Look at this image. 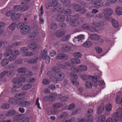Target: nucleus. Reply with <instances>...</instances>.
Returning a JSON list of instances; mask_svg holds the SVG:
<instances>
[{"instance_id":"obj_47","label":"nucleus","mask_w":122,"mask_h":122,"mask_svg":"<svg viewBox=\"0 0 122 122\" xmlns=\"http://www.w3.org/2000/svg\"><path fill=\"white\" fill-rule=\"evenodd\" d=\"M73 8L76 11H80L81 9V7L80 5L77 4L74 5Z\"/></svg>"},{"instance_id":"obj_15","label":"nucleus","mask_w":122,"mask_h":122,"mask_svg":"<svg viewBox=\"0 0 122 122\" xmlns=\"http://www.w3.org/2000/svg\"><path fill=\"white\" fill-rule=\"evenodd\" d=\"M8 48H5V52L4 54V56L5 57H7L10 55L12 54L13 50Z\"/></svg>"},{"instance_id":"obj_40","label":"nucleus","mask_w":122,"mask_h":122,"mask_svg":"<svg viewBox=\"0 0 122 122\" xmlns=\"http://www.w3.org/2000/svg\"><path fill=\"white\" fill-rule=\"evenodd\" d=\"M30 104V102L29 101H23L21 106L24 107H26L29 106Z\"/></svg>"},{"instance_id":"obj_45","label":"nucleus","mask_w":122,"mask_h":122,"mask_svg":"<svg viewBox=\"0 0 122 122\" xmlns=\"http://www.w3.org/2000/svg\"><path fill=\"white\" fill-rule=\"evenodd\" d=\"M46 53L47 50L46 49H45L43 50V52L41 53V55L40 56V57L43 59V58H45V57H46V56H48L46 55Z\"/></svg>"},{"instance_id":"obj_8","label":"nucleus","mask_w":122,"mask_h":122,"mask_svg":"<svg viewBox=\"0 0 122 122\" xmlns=\"http://www.w3.org/2000/svg\"><path fill=\"white\" fill-rule=\"evenodd\" d=\"M79 69L74 67H72L71 70L72 71H76L78 72H81L82 71H85L87 70V66L85 65H80L78 66Z\"/></svg>"},{"instance_id":"obj_63","label":"nucleus","mask_w":122,"mask_h":122,"mask_svg":"<svg viewBox=\"0 0 122 122\" xmlns=\"http://www.w3.org/2000/svg\"><path fill=\"white\" fill-rule=\"evenodd\" d=\"M21 11L22 12H24L27 10L29 8V6L27 5H25L23 7L21 6Z\"/></svg>"},{"instance_id":"obj_58","label":"nucleus","mask_w":122,"mask_h":122,"mask_svg":"<svg viewBox=\"0 0 122 122\" xmlns=\"http://www.w3.org/2000/svg\"><path fill=\"white\" fill-rule=\"evenodd\" d=\"M17 58V57L12 55L9 57L8 59L10 61L13 62Z\"/></svg>"},{"instance_id":"obj_48","label":"nucleus","mask_w":122,"mask_h":122,"mask_svg":"<svg viewBox=\"0 0 122 122\" xmlns=\"http://www.w3.org/2000/svg\"><path fill=\"white\" fill-rule=\"evenodd\" d=\"M60 1L65 6L68 5L70 3L69 0H60Z\"/></svg>"},{"instance_id":"obj_14","label":"nucleus","mask_w":122,"mask_h":122,"mask_svg":"<svg viewBox=\"0 0 122 122\" xmlns=\"http://www.w3.org/2000/svg\"><path fill=\"white\" fill-rule=\"evenodd\" d=\"M91 3L92 5H95L97 7H100L102 5L101 2L102 0H91Z\"/></svg>"},{"instance_id":"obj_42","label":"nucleus","mask_w":122,"mask_h":122,"mask_svg":"<svg viewBox=\"0 0 122 122\" xmlns=\"http://www.w3.org/2000/svg\"><path fill=\"white\" fill-rule=\"evenodd\" d=\"M58 97L60 99L61 101L62 102H64L66 101L68 98L67 96H62L61 95H58Z\"/></svg>"},{"instance_id":"obj_61","label":"nucleus","mask_w":122,"mask_h":122,"mask_svg":"<svg viewBox=\"0 0 122 122\" xmlns=\"http://www.w3.org/2000/svg\"><path fill=\"white\" fill-rule=\"evenodd\" d=\"M50 80L47 78H45L43 79L42 81L43 83L45 85H47L49 83Z\"/></svg>"},{"instance_id":"obj_60","label":"nucleus","mask_w":122,"mask_h":122,"mask_svg":"<svg viewBox=\"0 0 122 122\" xmlns=\"http://www.w3.org/2000/svg\"><path fill=\"white\" fill-rule=\"evenodd\" d=\"M20 54L19 51L16 50H14L13 51V53L12 54L14 56L17 57V56H19Z\"/></svg>"},{"instance_id":"obj_18","label":"nucleus","mask_w":122,"mask_h":122,"mask_svg":"<svg viewBox=\"0 0 122 122\" xmlns=\"http://www.w3.org/2000/svg\"><path fill=\"white\" fill-rule=\"evenodd\" d=\"M65 34V31L60 30L57 31L55 33V36L58 37H60L63 36Z\"/></svg>"},{"instance_id":"obj_21","label":"nucleus","mask_w":122,"mask_h":122,"mask_svg":"<svg viewBox=\"0 0 122 122\" xmlns=\"http://www.w3.org/2000/svg\"><path fill=\"white\" fill-rule=\"evenodd\" d=\"M89 77L90 78V80L92 79L93 81L94 82V83H93V86H97V83L98 81L97 78L95 77H92L90 76Z\"/></svg>"},{"instance_id":"obj_29","label":"nucleus","mask_w":122,"mask_h":122,"mask_svg":"<svg viewBox=\"0 0 122 122\" xmlns=\"http://www.w3.org/2000/svg\"><path fill=\"white\" fill-rule=\"evenodd\" d=\"M28 47L30 49H34L37 48V46L35 43H31L28 45Z\"/></svg>"},{"instance_id":"obj_25","label":"nucleus","mask_w":122,"mask_h":122,"mask_svg":"<svg viewBox=\"0 0 122 122\" xmlns=\"http://www.w3.org/2000/svg\"><path fill=\"white\" fill-rule=\"evenodd\" d=\"M71 49V47L69 45L64 46L61 48L62 51L66 52H68Z\"/></svg>"},{"instance_id":"obj_23","label":"nucleus","mask_w":122,"mask_h":122,"mask_svg":"<svg viewBox=\"0 0 122 122\" xmlns=\"http://www.w3.org/2000/svg\"><path fill=\"white\" fill-rule=\"evenodd\" d=\"M118 122L117 118L115 117L112 116V118L109 117L105 121V122Z\"/></svg>"},{"instance_id":"obj_50","label":"nucleus","mask_w":122,"mask_h":122,"mask_svg":"<svg viewBox=\"0 0 122 122\" xmlns=\"http://www.w3.org/2000/svg\"><path fill=\"white\" fill-rule=\"evenodd\" d=\"M16 23H13L10 24L9 26V28L11 30H14L16 27Z\"/></svg>"},{"instance_id":"obj_38","label":"nucleus","mask_w":122,"mask_h":122,"mask_svg":"<svg viewBox=\"0 0 122 122\" xmlns=\"http://www.w3.org/2000/svg\"><path fill=\"white\" fill-rule=\"evenodd\" d=\"M116 12L118 15H122V9L121 7H118L116 8Z\"/></svg>"},{"instance_id":"obj_49","label":"nucleus","mask_w":122,"mask_h":122,"mask_svg":"<svg viewBox=\"0 0 122 122\" xmlns=\"http://www.w3.org/2000/svg\"><path fill=\"white\" fill-rule=\"evenodd\" d=\"M84 35H81L77 36V37H75V39L76 40H77L78 41H81L82 42V40L84 39Z\"/></svg>"},{"instance_id":"obj_2","label":"nucleus","mask_w":122,"mask_h":122,"mask_svg":"<svg viewBox=\"0 0 122 122\" xmlns=\"http://www.w3.org/2000/svg\"><path fill=\"white\" fill-rule=\"evenodd\" d=\"M22 75V74L18 73L17 74V78H15L13 79L12 82L13 83V87L18 88L21 87L22 85L21 83L25 82V78L30 77L32 75V73L30 71L27 72L25 73L24 77L21 76Z\"/></svg>"},{"instance_id":"obj_35","label":"nucleus","mask_w":122,"mask_h":122,"mask_svg":"<svg viewBox=\"0 0 122 122\" xmlns=\"http://www.w3.org/2000/svg\"><path fill=\"white\" fill-rule=\"evenodd\" d=\"M90 38L91 39L95 40H98L100 38V36L98 35L95 34H92L90 36Z\"/></svg>"},{"instance_id":"obj_64","label":"nucleus","mask_w":122,"mask_h":122,"mask_svg":"<svg viewBox=\"0 0 122 122\" xmlns=\"http://www.w3.org/2000/svg\"><path fill=\"white\" fill-rule=\"evenodd\" d=\"M56 54V52L53 50H51L49 51V55L51 57H53Z\"/></svg>"},{"instance_id":"obj_46","label":"nucleus","mask_w":122,"mask_h":122,"mask_svg":"<svg viewBox=\"0 0 122 122\" xmlns=\"http://www.w3.org/2000/svg\"><path fill=\"white\" fill-rule=\"evenodd\" d=\"M58 4V1L57 0H53L51 2V6L55 7L57 6Z\"/></svg>"},{"instance_id":"obj_54","label":"nucleus","mask_w":122,"mask_h":122,"mask_svg":"<svg viewBox=\"0 0 122 122\" xmlns=\"http://www.w3.org/2000/svg\"><path fill=\"white\" fill-rule=\"evenodd\" d=\"M73 56L75 57L79 58L81 57L82 55L80 52H76L74 53Z\"/></svg>"},{"instance_id":"obj_11","label":"nucleus","mask_w":122,"mask_h":122,"mask_svg":"<svg viewBox=\"0 0 122 122\" xmlns=\"http://www.w3.org/2000/svg\"><path fill=\"white\" fill-rule=\"evenodd\" d=\"M15 12L13 10L7 11L5 13V15L8 17L10 16L12 20L15 19Z\"/></svg>"},{"instance_id":"obj_9","label":"nucleus","mask_w":122,"mask_h":122,"mask_svg":"<svg viewBox=\"0 0 122 122\" xmlns=\"http://www.w3.org/2000/svg\"><path fill=\"white\" fill-rule=\"evenodd\" d=\"M4 44V45L5 46H8V48L11 49L12 47L20 46L21 44V42L20 41H16L13 43L11 45H10L9 42L5 41Z\"/></svg>"},{"instance_id":"obj_22","label":"nucleus","mask_w":122,"mask_h":122,"mask_svg":"<svg viewBox=\"0 0 122 122\" xmlns=\"http://www.w3.org/2000/svg\"><path fill=\"white\" fill-rule=\"evenodd\" d=\"M9 62V61L6 58H5L2 60L0 61L1 65L4 66L7 65Z\"/></svg>"},{"instance_id":"obj_31","label":"nucleus","mask_w":122,"mask_h":122,"mask_svg":"<svg viewBox=\"0 0 122 122\" xmlns=\"http://www.w3.org/2000/svg\"><path fill=\"white\" fill-rule=\"evenodd\" d=\"M38 57H36L35 58H33L31 59L28 60L27 61V62L28 63L35 64L36 63Z\"/></svg>"},{"instance_id":"obj_12","label":"nucleus","mask_w":122,"mask_h":122,"mask_svg":"<svg viewBox=\"0 0 122 122\" xmlns=\"http://www.w3.org/2000/svg\"><path fill=\"white\" fill-rule=\"evenodd\" d=\"M53 109H54L51 110L50 107L47 109L46 110V112L48 115H56L57 113L58 112V110L56 108Z\"/></svg>"},{"instance_id":"obj_7","label":"nucleus","mask_w":122,"mask_h":122,"mask_svg":"<svg viewBox=\"0 0 122 122\" xmlns=\"http://www.w3.org/2000/svg\"><path fill=\"white\" fill-rule=\"evenodd\" d=\"M31 31L30 27L29 25L24 26L20 30L21 34L23 35H26L30 33Z\"/></svg>"},{"instance_id":"obj_37","label":"nucleus","mask_w":122,"mask_h":122,"mask_svg":"<svg viewBox=\"0 0 122 122\" xmlns=\"http://www.w3.org/2000/svg\"><path fill=\"white\" fill-rule=\"evenodd\" d=\"M32 87V85L31 84H27L24 86L22 88L24 90H26L30 89Z\"/></svg>"},{"instance_id":"obj_43","label":"nucleus","mask_w":122,"mask_h":122,"mask_svg":"<svg viewBox=\"0 0 122 122\" xmlns=\"http://www.w3.org/2000/svg\"><path fill=\"white\" fill-rule=\"evenodd\" d=\"M104 106L103 105H100L98 108L97 113L98 114H101L103 111Z\"/></svg>"},{"instance_id":"obj_27","label":"nucleus","mask_w":122,"mask_h":122,"mask_svg":"<svg viewBox=\"0 0 122 122\" xmlns=\"http://www.w3.org/2000/svg\"><path fill=\"white\" fill-rule=\"evenodd\" d=\"M62 104L61 103H57L53 104L52 106L53 109L60 108L62 107Z\"/></svg>"},{"instance_id":"obj_26","label":"nucleus","mask_w":122,"mask_h":122,"mask_svg":"<svg viewBox=\"0 0 122 122\" xmlns=\"http://www.w3.org/2000/svg\"><path fill=\"white\" fill-rule=\"evenodd\" d=\"M68 114L67 112H61L59 115L60 118L62 119H66L67 117Z\"/></svg>"},{"instance_id":"obj_28","label":"nucleus","mask_w":122,"mask_h":122,"mask_svg":"<svg viewBox=\"0 0 122 122\" xmlns=\"http://www.w3.org/2000/svg\"><path fill=\"white\" fill-rule=\"evenodd\" d=\"M70 75L72 79L76 80L78 79V77L77 74L74 71H72L70 73Z\"/></svg>"},{"instance_id":"obj_52","label":"nucleus","mask_w":122,"mask_h":122,"mask_svg":"<svg viewBox=\"0 0 122 122\" xmlns=\"http://www.w3.org/2000/svg\"><path fill=\"white\" fill-rule=\"evenodd\" d=\"M13 9L14 10L16 11H21V6L20 5L14 6L13 7Z\"/></svg>"},{"instance_id":"obj_32","label":"nucleus","mask_w":122,"mask_h":122,"mask_svg":"<svg viewBox=\"0 0 122 122\" xmlns=\"http://www.w3.org/2000/svg\"><path fill=\"white\" fill-rule=\"evenodd\" d=\"M99 17L102 19L105 20L106 21H107L108 20V17L106 16V14L105 13H100L99 14Z\"/></svg>"},{"instance_id":"obj_16","label":"nucleus","mask_w":122,"mask_h":122,"mask_svg":"<svg viewBox=\"0 0 122 122\" xmlns=\"http://www.w3.org/2000/svg\"><path fill=\"white\" fill-rule=\"evenodd\" d=\"M68 56L67 55L61 53L58 54L56 57V58L57 59H61L64 60H66Z\"/></svg>"},{"instance_id":"obj_44","label":"nucleus","mask_w":122,"mask_h":122,"mask_svg":"<svg viewBox=\"0 0 122 122\" xmlns=\"http://www.w3.org/2000/svg\"><path fill=\"white\" fill-rule=\"evenodd\" d=\"M112 24L113 26L115 28H117L119 26V24L117 21L115 20H112Z\"/></svg>"},{"instance_id":"obj_17","label":"nucleus","mask_w":122,"mask_h":122,"mask_svg":"<svg viewBox=\"0 0 122 122\" xmlns=\"http://www.w3.org/2000/svg\"><path fill=\"white\" fill-rule=\"evenodd\" d=\"M26 69L24 67H22L18 69L17 70V71L19 72V73H20L22 74L21 77H24V76L25 74V73L29 71H27L25 72L26 71Z\"/></svg>"},{"instance_id":"obj_51","label":"nucleus","mask_w":122,"mask_h":122,"mask_svg":"<svg viewBox=\"0 0 122 122\" xmlns=\"http://www.w3.org/2000/svg\"><path fill=\"white\" fill-rule=\"evenodd\" d=\"M51 29L52 30H56L57 27V25L55 23H52L50 26Z\"/></svg>"},{"instance_id":"obj_34","label":"nucleus","mask_w":122,"mask_h":122,"mask_svg":"<svg viewBox=\"0 0 122 122\" xmlns=\"http://www.w3.org/2000/svg\"><path fill=\"white\" fill-rule=\"evenodd\" d=\"M71 35L70 34H67L61 38V40L63 41H65L68 40L70 38Z\"/></svg>"},{"instance_id":"obj_57","label":"nucleus","mask_w":122,"mask_h":122,"mask_svg":"<svg viewBox=\"0 0 122 122\" xmlns=\"http://www.w3.org/2000/svg\"><path fill=\"white\" fill-rule=\"evenodd\" d=\"M20 52L23 53H26L28 51V49L26 47H23L20 49Z\"/></svg>"},{"instance_id":"obj_56","label":"nucleus","mask_w":122,"mask_h":122,"mask_svg":"<svg viewBox=\"0 0 122 122\" xmlns=\"http://www.w3.org/2000/svg\"><path fill=\"white\" fill-rule=\"evenodd\" d=\"M122 98L120 96L117 97L116 99V102L118 104H120Z\"/></svg>"},{"instance_id":"obj_5","label":"nucleus","mask_w":122,"mask_h":122,"mask_svg":"<svg viewBox=\"0 0 122 122\" xmlns=\"http://www.w3.org/2000/svg\"><path fill=\"white\" fill-rule=\"evenodd\" d=\"M25 96L23 93H20L16 94L15 95V99L16 103L21 106L23 102V97Z\"/></svg>"},{"instance_id":"obj_6","label":"nucleus","mask_w":122,"mask_h":122,"mask_svg":"<svg viewBox=\"0 0 122 122\" xmlns=\"http://www.w3.org/2000/svg\"><path fill=\"white\" fill-rule=\"evenodd\" d=\"M57 12L59 14L63 13L68 17L71 16L70 15L71 13V11L70 9L66 10L63 7H61L58 9Z\"/></svg>"},{"instance_id":"obj_62","label":"nucleus","mask_w":122,"mask_h":122,"mask_svg":"<svg viewBox=\"0 0 122 122\" xmlns=\"http://www.w3.org/2000/svg\"><path fill=\"white\" fill-rule=\"evenodd\" d=\"M89 76H87L85 75H81V77L84 80H90V77H89Z\"/></svg>"},{"instance_id":"obj_3","label":"nucleus","mask_w":122,"mask_h":122,"mask_svg":"<svg viewBox=\"0 0 122 122\" xmlns=\"http://www.w3.org/2000/svg\"><path fill=\"white\" fill-rule=\"evenodd\" d=\"M79 17V15L78 14H76L73 16H70L67 17L66 18V21L71 26H76L79 23V21L77 19Z\"/></svg>"},{"instance_id":"obj_24","label":"nucleus","mask_w":122,"mask_h":122,"mask_svg":"<svg viewBox=\"0 0 122 122\" xmlns=\"http://www.w3.org/2000/svg\"><path fill=\"white\" fill-rule=\"evenodd\" d=\"M16 112L14 110H10L8 111L5 113V115L8 117H11L15 114Z\"/></svg>"},{"instance_id":"obj_30","label":"nucleus","mask_w":122,"mask_h":122,"mask_svg":"<svg viewBox=\"0 0 122 122\" xmlns=\"http://www.w3.org/2000/svg\"><path fill=\"white\" fill-rule=\"evenodd\" d=\"M39 34V32L37 30H35L31 33L29 36L30 38H34L37 36Z\"/></svg>"},{"instance_id":"obj_4","label":"nucleus","mask_w":122,"mask_h":122,"mask_svg":"<svg viewBox=\"0 0 122 122\" xmlns=\"http://www.w3.org/2000/svg\"><path fill=\"white\" fill-rule=\"evenodd\" d=\"M13 119L19 122H29L30 120L29 117H25L23 114L15 115L13 117Z\"/></svg>"},{"instance_id":"obj_36","label":"nucleus","mask_w":122,"mask_h":122,"mask_svg":"<svg viewBox=\"0 0 122 122\" xmlns=\"http://www.w3.org/2000/svg\"><path fill=\"white\" fill-rule=\"evenodd\" d=\"M105 119V116L104 115H102L98 117L97 122H104Z\"/></svg>"},{"instance_id":"obj_39","label":"nucleus","mask_w":122,"mask_h":122,"mask_svg":"<svg viewBox=\"0 0 122 122\" xmlns=\"http://www.w3.org/2000/svg\"><path fill=\"white\" fill-rule=\"evenodd\" d=\"M71 61L73 64H80L81 62L80 60L75 58L72 59L71 60Z\"/></svg>"},{"instance_id":"obj_19","label":"nucleus","mask_w":122,"mask_h":122,"mask_svg":"<svg viewBox=\"0 0 122 122\" xmlns=\"http://www.w3.org/2000/svg\"><path fill=\"white\" fill-rule=\"evenodd\" d=\"M57 14L58 15L56 18V20L59 22L63 21L65 19V17L64 16L61 14H59L58 13Z\"/></svg>"},{"instance_id":"obj_41","label":"nucleus","mask_w":122,"mask_h":122,"mask_svg":"<svg viewBox=\"0 0 122 122\" xmlns=\"http://www.w3.org/2000/svg\"><path fill=\"white\" fill-rule=\"evenodd\" d=\"M112 108V105L110 103H107L105 106V109L107 111H111Z\"/></svg>"},{"instance_id":"obj_33","label":"nucleus","mask_w":122,"mask_h":122,"mask_svg":"<svg viewBox=\"0 0 122 122\" xmlns=\"http://www.w3.org/2000/svg\"><path fill=\"white\" fill-rule=\"evenodd\" d=\"M92 45V43L90 41H87L84 42L83 45V47L88 48L91 47Z\"/></svg>"},{"instance_id":"obj_1","label":"nucleus","mask_w":122,"mask_h":122,"mask_svg":"<svg viewBox=\"0 0 122 122\" xmlns=\"http://www.w3.org/2000/svg\"><path fill=\"white\" fill-rule=\"evenodd\" d=\"M53 72L49 71L47 75L49 78L52 81L55 82L57 81H61L63 80L64 77L63 73L59 71L57 67L54 66L52 69Z\"/></svg>"},{"instance_id":"obj_20","label":"nucleus","mask_w":122,"mask_h":122,"mask_svg":"<svg viewBox=\"0 0 122 122\" xmlns=\"http://www.w3.org/2000/svg\"><path fill=\"white\" fill-rule=\"evenodd\" d=\"M105 13L106 15L109 16L111 15L113 13V10L112 9L109 8H106L104 10Z\"/></svg>"},{"instance_id":"obj_59","label":"nucleus","mask_w":122,"mask_h":122,"mask_svg":"<svg viewBox=\"0 0 122 122\" xmlns=\"http://www.w3.org/2000/svg\"><path fill=\"white\" fill-rule=\"evenodd\" d=\"M8 73V71H5L2 72L0 73V78H2Z\"/></svg>"},{"instance_id":"obj_53","label":"nucleus","mask_w":122,"mask_h":122,"mask_svg":"<svg viewBox=\"0 0 122 122\" xmlns=\"http://www.w3.org/2000/svg\"><path fill=\"white\" fill-rule=\"evenodd\" d=\"M10 107V105L8 103H4L2 104L1 106L2 108L3 109H7Z\"/></svg>"},{"instance_id":"obj_10","label":"nucleus","mask_w":122,"mask_h":122,"mask_svg":"<svg viewBox=\"0 0 122 122\" xmlns=\"http://www.w3.org/2000/svg\"><path fill=\"white\" fill-rule=\"evenodd\" d=\"M113 117H115L117 118L118 120V118L121 117H122V109L121 108H117L116 112H115L112 115Z\"/></svg>"},{"instance_id":"obj_13","label":"nucleus","mask_w":122,"mask_h":122,"mask_svg":"<svg viewBox=\"0 0 122 122\" xmlns=\"http://www.w3.org/2000/svg\"><path fill=\"white\" fill-rule=\"evenodd\" d=\"M91 25L96 27H98L99 26H103L104 25V22L103 21L101 20L98 23L97 21H95L94 20L91 24Z\"/></svg>"},{"instance_id":"obj_55","label":"nucleus","mask_w":122,"mask_h":122,"mask_svg":"<svg viewBox=\"0 0 122 122\" xmlns=\"http://www.w3.org/2000/svg\"><path fill=\"white\" fill-rule=\"evenodd\" d=\"M85 85L86 87L89 89L91 88L92 87V84L89 82L86 81L85 83Z\"/></svg>"}]
</instances>
